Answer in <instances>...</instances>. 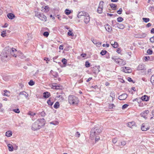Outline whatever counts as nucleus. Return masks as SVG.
Returning <instances> with one entry per match:
<instances>
[{"label": "nucleus", "instance_id": "1", "mask_svg": "<svg viewBox=\"0 0 154 154\" xmlns=\"http://www.w3.org/2000/svg\"><path fill=\"white\" fill-rule=\"evenodd\" d=\"M45 124V121L44 119H38L32 126V129L34 131L37 130L43 127Z\"/></svg>", "mask_w": 154, "mask_h": 154}, {"label": "nucleus", "instance_id": "2", "mask_svg": "<svg viewBox=\"0 0 154 154\" xmlns=\"http://www.w3.org/2000/svg\"><path fill=\"white\" fill-rule=\"evenodd\" d=\"M68 100L69 103L72 105H77L79 101L78 98L73 95H69Z\"/></svg>", "mask_w": 154, "mask_h": 154}, {"label": "nucleus", "instance_id": "3", "mask_svg": "<svg viewBox=\"0 0 154 154\" xmlns=\"http://www.w3.org/2000/svg\"><path fill=\"white\" fill-rule=\"evenodd\" d=\"M101 130L98 129L97 128H93L91 131L90 138L91 140H94V137L99 134L101 132Z\"/></svg>", "mask_w": 154, "mask_h": 154}, {"label": "nucleus", "instance_id": "4", "mask_svg": "<svg viewBox=\"0 0 154 154\" xmlns=\"http://www.w3.org/2000/svg\"><path fill=\"white\" fill-rule=\"evenodd\" d=\"M112 59L114 60L117 64L119 65L124 66L126 64L125 61L120 58H117L116 56H113L112 57Z\"/></svg>", "mask_w": 154, "mask_h": 154}, {"label": "nucleus", "instance_id": "5", "mask_svg": "<svg viewBox=\"0 0 154 154\" xmlns=\"http://www.w3.org/2000/svg\"><path fill=\"white\" fill-rule=\"evenodd\" d=\"M104 4V2L102 1H101L100 2L97 11V12L98 13L100 14L102 13L103 6Z\"/></svg>", "mask_w": 154, "mask_h": 154}, {"label": "nucleus", "instance_id": "6", "mask_svg": "<svg viewBox=\"0 0 154 154\" xmlns=\"http://www.w3.org/2000/svg\"><path fill=\"white\" fill-rule=\"evenodd\" d=\"M11 50H5V52H4L3 54H2V57H3V58L5 59L8 57L9 56H11L10 53L9 51H10Z\"/></svg>", "mask_w": 154, "mask_h": 154}, {"label": "nucleus", "instance_id": "7", "mask_svg": "<svg viewBox=\"0 0 154 154\" xmlns=\"http://www.w3.org/2000/svg\"><path fill=\"white\" fill-rule=\"evenodd\" d=\"M83 18L84 19V21L86 24L88 23L90 20V17L88 13H87Z\"/></svg>", "mask_w": 154, "mask_h": 154}, {"label": "nucleus", "instance_id": "8", "mask_svg": "<svg viewBox=\"0 0 154 154\" xmlns=\"http://www.w3.org/2000/svg\"><path fill=\"white\" fill-rule=\"evenodd\" d=\"M19 95L22 98L25 97L27 98L28 96V94L25 91H22L20 92Z\"/></svg>", "mask_w": 154, "mask_h": 154}, {"label": "nucleus", "instance_id": "9", "mask_svg": "<svg viewBox=\"0 0 154 154\" xmlns=\"http://www.w3.org/2000/svg\"><path fill=\"white\" fill-rule=\"evenodd\" d=\"M149 129V127L147 126V124L146 123H143L142 124L141 129L143 131H146Z\"/></svg>", "mask_w": 154, "mask_h": 154}, {"label": "nucleus", "instance_id": "10", "mask_svg": "<svg viewBox=\"0 0 154 154\" xmlns=\"http://www.w3.org/2000/svg\"><path fill=\"white\" fill-rule=\"evenodd\" d=\"M8 50H10V51H9L11 55L14 57H16L17 56L15 54H12V53H15L17 52V50L15 48H12L11 49L8 48Z\"/></svg>", "mask_w": 154, "mask_h": 154}, {"label": "nucleus", "instance_id": "11", "mask_svg": "<svg viewBox=\"0 0 154 154\" xmlns=\"http://www.w3.org/2000/svg\"><path fill=\"white\" fill-rule=\"evenodd\" d=\"M87 13L85 12L81 11L78 14V17L79 18H83L87 14Z\"/></svg>", "mask_w": 154, "mask_h": 154}, {"label": "nucleus", "instance_id": "12", "mask_svg": "<svg viewBox=\"0 0 154 154\" xmlns=\"http://www.w3.org/2000/svg\"><path fill=\"white\" fill-rule=\"evenodd\" d=\"M127 94L124 93L120 95L118 99L120 100H124L127 98Z\"/></svg>", "mask_w": 154, "mask_h": 154}, {"label": "nucleus", "instance_id": "13", "mask_svg": "<svg viewBox=\"0 0 154 154\" xmlns=\"http://www.w3.org/2000/svg\"><path fill=\"white\" fill-rule=\"evenodd\" d=\"M41 20L42 21H46L47 20V17L43 14H41L38 18Z\"/></svg>", "mask_w": 154, "mask_h": 154}, {"label": "nucleus", "instance_id": "14", "mask_svg": "<svg viewBox=\"0 0 154 154\" xmlns=\"http://www.w3.org/2000/svg\"><path fill=\"white\" fill-rule=\"evenodd\" d=\"M149 111L148 110H145L141 113V116L142 117L145 118L146 117V116L149 113Z\"/></svg>", "mask_w": 154, "mask_h": 154}, {"label": "nucleus", "instance_id": "15", "mask_svg": "<svg viewBox=\"0 0 154 154\" xmlns=\"http://www.w3.org/2000/svg\"><path fill=\"white\" fill-rule=\"evenodd\" d=\"M137 70H143L145 68V65L143 64H140L137 67Z\"/></svg>", "mask_w": 154, "mask_h": 154}, {"label": "nucleus", "instance_id": "16", "mask_svg": "<svg viewBox=\"0 0 154 154\" xmlns=\"http://www.w3.org/2000/svg\"><path fill=\"white\" fill-rule=\"evenodd\" d=\"M127 124L128 127L132 128L135 125V123L134 122L132 121L129 122Z\"/></svg>", "mask_w": 154, "mask_h": 154}, {"label": "nucleus", "instance_id": "17", "mask_svg": "<svg viewBox=\"0 0 154 154\" xmlns=\"http://www.w3.org/2000/svg\"><path fill=\"white\" fill-rule=\"evenodd\" d=\"M141 99L143 101H147L149 100V97L146 95H144L141 97Z\"/></svg>", "mask_w": 154, "mask_h": 154}, {"label": "nucleus", "instance_id": "18", "mask_svg": "<svg viewBox=\"0 0 154 154\" xmlns=\"http://www.w3.org/2000/svg\"><path fill=\"white\" fill-rule=\"evenodd\" d=\"M105 28L106 30L108 32H110L112 31V28L110 25L107 24L105 25Z\"/></svg>", "mask_w": 154, "mask_h": 154}, {"label": "nucleus", "instance_id": "19", "mask_svg": "<svg viewBox=\"0 0 154 154\" xmlns=\"http://www.w3.org/2000/svg\"><path fill=\"white\" fill-rule=\"evenodd\" d=\"M7 16L8 18L11 20L13 19L15 17V16L12 13H9Z\"/></svg>", "mask_w": 154, "mask_h": 154}, {"label": "nucleus", "instance_id": "20", "mask_svg": "<svg viewBox=\"0 0 154 154\" xmlns=\"http://www.w3.org/2000/svg\"><path fill=\"white\" fill-rule=\"evenodd\" d=\"M43 97L45 98L49 97L50 96V93L48 92H45L43 94Z\"/></svg>", "mask_w": 154, "mask_h": 154}, {"label": "nucleus", "instance_id": "21", "mask_svg": "<svg viewBox=\"0 0 154 154\" xmlns=\"http://www.w3.org/2000/svg\"><path fill=\"white\" fill-rule=\"evenodd\" d=\"M42 10L45 13H47L49 11V7L48 6H46L45 7H42Z\"/></svg>", "mask_w": 154, "mask_h": 154}, {"label": "nucleus", "instance_id": "22", "mask_svg": "<svg viewBox=\"0 0 154 154\" xmlns=\"http://www.w3.org/2000/svg\"><path fill=\"white\" fill-rule=\"evenodd\" d=\"M4 93L3 94V95L4 96H6L7 97H9L10 95V92L6 90H5L3 91Z\"/></svg>", "mask_w": 154, "mask_h": 154}, {"label": "nucleus", "instance_id": "23", "mask_svg": "<svg viewBox=\"0 0 154 154\" xmlns=\"http://www.w3.org/2000/svg\"><path fill=\"white\" fill-rule=\"evenodd\" d=\"M12 132L11 131H9L5 133V135L8 137H10L12 136Z\"/></svg>", "mask_w": 154, "mask_h": 154}, {"label": "nucleus", "instance_id": "24", "mask_svg": "<svg viewBox=\"0 0 154 154\" xmlns=\"http://www.w3.org/2000/svg\"><path fill=\"white\" fill-rule=\"evenodd\" d=\"M8 147L9 151H13L14 148L12 144L10 143L8 144Z\"/></svg>", "mask_w": 154, "mask_h": 154}, {"label": "nucleus", "instance_id": "25", "mask_svg": "<svg viewBox=\"0 0 154 154\" xmlns=\"http://www.w3.org/2000/svg\"><path fill=\"white\" fill-rule=\"evenodd\" d=\"M117 26L118 28L121 29H123L125 27L124 26L123 24L119 23L117 24Z\"/></svg>", "mask_w": 154, "mask_h": 154}, {"label": "nucleus", "instance_id": "26", "mask_svg": "<svg viewBox=\"0 0 154 154\" xmlns=\"http://www.w3.org/2000/svg\"><path fill=\"white\" fill-rule=\"evenodd\" d=\"M129 68L128 67H123L124 71L126 73L130 72L129 71V70H130V69H129Z\"/></svg>", "mask_w": 154, "mask_h": 154}, {"label": "nucleus", "instance_id": "27", "mask_svg": "<svg viewBox=\"0 0 154 154\" xmlns=\"http://www.w3.org/2000/svg\"><path fill=\"white\" fill-rule=\"evenodd\" d=\"M111 45L115 48H117L119 46L118 43L116 42H114L113 44H111Z\"/></svg>", "mask_w": 154, "mask_h": 154}, {"label": "nucleus", "instance_id": "28", "mask_svg": "<svg viewBox=\"0 0 154 154\" xmlns=\"http://www.w3.org/2000/svg\"><path fill=\"white\" fill-rule=\"evenodd\" d=\"M95 68L96 69V71L94 72L95 74L98 73L100 72V66H95Z\"/></svg>", "mask_w": 154, "mask_h": 154}, {"label": "nucleus", "instance_id": "29", "mask_svg": "<svg viewBox=\"0 0 154 154\" xmlns=\"http://www.w3.org/2000/svg\"><path fill=\"white\" fill-rule=\"evenodd\" d=\"M59 106L60 104L58 102H57L54 105V107L55 109H57L59 107Z\"/></svg>", "mask_w": 154, "mask_h": 154}, {"label": "nucleus", "instance_id": "30", "mask_svg": "<svg viewBox=\"0 0 154 154\" xmlns=\"http://www.w3.org/2000/svg\"><path fill=\"white\" fill-rule=\"evenodd\" d=\"M115 94L114 92H112L110 94V96L112 98V100H113L115 98Z\"/></svg>", "mask_w": 154, "mask_h": 154}, {"label": "nucleus", "instance_id": "31", "mask_svg": "<svg viewBox=\"0 0 154 154\" xmlns=\"http://www.w3.org/2000/svg\"><path fill=\"white\" fill-rule=\"evenodd\" d=\"M110 5L113 10H114L116 9L117 6L115 4L112 3L111 4H110Z\"/></svg>", "mask_w": 154, "mask_h": 154}, {"label": "nucleus", "instance_id": "32", "mask_svg": "<svg viewBox=\"0 0 154 154\" xmlns=\"http://www.w3.org/2000/svg\"><path fill=\"white\" fill-rule=\"evenodd\" d=\"M71 12V10H70L68 9H66L65 11V13L66 15H69L70 14Z\"/></svg>", "mask_w": 154, "mask_h": 154}, {"label": "nucleus", "instance_id": "33", "mask_svg": "<svg viewBox=\"0 0 154 154\" xmlns=\"http://www.w3.org/2000/svg\"><path fill=\"white\" fill-rule=\"evenodd\" d=\"M146 34L145 33H142L139 35V37L140 38H144L146 36Z\"/></svg>", "mask_w": 154, "mask_h": 154}, {"label": "nucleus", "instance_id": "34", "mask_svg": "<svg viewBox=\"0 0 154 154\" xmlns=\"http://www.w3.org/2000/svg\"><path fill=\"white\" fill-rule=\"evenodd\" d=\"M67 34L69 36H74V34L72 32V31L70 30H69V32H68Z\"/></svg>", "mask_w": 154, "mask_h": 154}, {"label": "nucleus", "instance_id": "35", "mask_svg": "<svg viewBox=\"0 0 154 154\" xmlns=\"http://www.w3.org/2000/svg\"><path fill=\"white\" fill-rule=\"evenodd\" d=\"M107 52V51H106V50H102L100 53V54L102 55H105L106 53Z\"/></svg>", "mask_w": 154, "mask_h": 154}, {"label": "nucleus", "instance_id": "36", "mask_svg": "<svg viewBox=\"0 0 154 154\" xmlns=\"http://www.w3.org/2000/svg\"><path fill=\"white\" fill-rule=\"evenodd\" d=\"M47 103L49 105H50L51 106L53 104V102H51L50 100V98H49L47 101Z\"/></svg>", "mask_w": 154, "mask_h": 154}, {"label": "nucleus", "instance_id": "37", "mask_svg": "<svg viewBox=\"0 0 154 154\" xmlns=\"http://www.w3.org/2000/svg\"><path fill=\"white\" fill-rule=\"evenodd\" d=\"M53 89H59L60 88V86H57V85H54L53 86Z\"/></svg>", "mask_w": 154, "mask_h": 154}, {"label": "nucleus", "instance_id": "38", "mask_svg": "<svg viewBox=\"0 0 154 154\" xmlns=\"http://www.w3.org/2000/svg\"><path fill=\"white\" fill-rule=\"evenodd\" d=\"M123 20V18L122 17H119L117 18V20L118 22H121Z\"/></svg>", "mask_w": 154, "mask_h": 154}, {"label": "nucleus", "instance_id": "39", "mask_svg": "<svg viewBox=\"0 0 154 154\" xmlns=\"http://www.w3.org/2000/svg\"><path fill=\"white\" fill-rule=\"evenodd\" d=\"M29 85L31 86L35 84V82L32 80H31L28 83Z\"/></svg>", "mask_w": 154, "mask_h": 154}, {"label": "nucleus", "instance_id": "40", "mask_svg": "<svg viewBox=\"0 0 154 154\" xmlns=\"http://www.w3.org/2000/svg\"><path fill=\"white\" fill-rule=\"evenodd\" d=\"M143 20L146 23H147L149 21V19L148 18H143Z\"/></svg>", "mask_w": 154, "mask_h": 154}, {"label": "nucleus", "instance_id": "41", "mask_svg": "<svg viewBox=\"0 0 154 154\" xmlns=\"http://www.w3.org/2000/svg\"><path fill=\"white\" fill-rule=\"evenodd\" d=\"M85 66L86 67H88L90 66V63L88 61L85 62Z\"/></svg>", "mask_w": 154, "mask_h": 154}, {"label": "nucleus", "instance_id": "42", "mask_svg": "<svg viewBox=\"0 0 154 154\" xmlns=\"http://www.w3.org/2000/svg\"><path fill=\"white\" fill-rule=\"evenodd\" d=\"M62 62L64 65H65L67 63V60L65 58H63L62 60Z\"/></svg>", "mask_w": 154, "mask_h": 154}, {"label": "nucleus", "instance_id": "43", "mask_svg": "<svg viewBox=\"0 0 154 154\" xmlns=\"http://www.w3.org/2000/svg\"><path fill=\"white\" fill-rule=\"evenodd\" d=\"M150 81L152 84L154 83V75H152L151 76Z\"/></svg>", "mask_w": 154, "mask_h": 154}, {"label": "nucleus", "instance_id": "44", "mask_svg": "<svg viewBox=\"0 0 154 154\" xmlns=\"http://www.w3.org/2000/svg\"><path fill=\"white\" fill-rule=\"evenodd\" d=\"M35 16L38 18L39 16H40V14H41V13H39L38 12H35Z\"/></svg>", "mask_w": 154, "mask_h": 154}, {"label": "nucleus", "instance_id": "45", "mask_svg": "<svg viewBox=\"0 0 154 154\" xmlns=\"http://www.w3.org/2000/svg\"><path fill=\"white\" fill-rule=\"evenodd\" d=\"M129 105L128 104H125L122 106V109H124L126 108Z\"/></svg>", "mask_w": 154, "mask_h": 154}, {"label": "nucleus", "instance_id": "46", "mask_svg": "<svg viewBox=\"0 0 154 154\" xmlns=\"http://www.w3.org/2000/svg\"><path fill=\"white\" fill-rule=\"evenodd\" d=\"M122 8H119V10L117 11V13L119 14H122Z\"/></svg>", "mask_w": 154, "mask_h": 154}, {"label": "nucleus", "instance_id": "47", "mask_svg": "<svg viewBox=\"0 0 154 154\" xmlns=\"http://www.w3.org/2000/svg\"><path fill=\"white\" fill-rule=\"evenodd\" d=\"M43 35L44 36L47 37L49 35V33L47 32H44Z\"/></svg>", "mask_w": 154, "mask_h": 154}, {"label": "nucleus", "instance_id": "48", "mask_svg": "<svg viewBox=\"0 0 154 154\" xmlns=\"http://www.w3.org/2000/svg\"><path fill=\"white\" fill-rule=\"evenodd\" d=\"M94 138H95V142H96L97 141H98V140L100 139V137L97 136H95Z\"/></svg>", "mask_w": 154, "mask_h": 154}, {"label": "nucleus", "instance_id": "49", "mask_svg": "<svg viewBox=\"0 0 154 154\" xmlns=\"http://www.w3.org/2000/svg\"><path fill=\"white\" fill-rule=\"evenodd\" d=\"M147 52L149 54H151L152 53V51L151 49H148L147 51Z\"/></svg>", "mask_w": 154, "mask_h": 154}, {"label": "nucleus", "instance_id": "50", "mask_svg": "<svg viewBox=\"0 0 154 154\" xmlns=\"http://www.w3.org/2000/svg\"><path fill=\"white\" fill-rule=\"evenodd\" d=\"M13 111L16 113H19L20 112V111L18 109H13Z\"/></svg>", "mask_w": 154, "mask_h": 154}, {"label": "nucleus", "instance_id": "51", "mask_svg": "<svg viewBox=\"0 0 154 154\" xmlns=\"http://www.w3.org/2000/svg\"><path fill=\"white\" fill-rule=\"evenodd\" d=\"M117 141V138H115L112 139V142L114 143H116Z\"/></svg>", "mask_w": 154, "mask_h": 154}, {"label": "nucleus", "instance_id": "52", "mask_svg": "<svg viewBox=\"0 0 154 154\" xmlns=\"http://www.w3.org/2000/svg\"><path fill=\"white\" fill-rule=\"evenodd\" d=\"M126 144V141H123L121 142V145L119 144V146H120V145L124 146V145H125Z\"/></svg>", "mask_w": 154, "mask_h": 154}, {"label": "nucleus", "instance_id": "53", "mask_svg": "<svg viewBox=\"0 0 154 154\" xmlns=\"http://www.w3.org/2000/svg\"><path fill=\"white\" fill-rule=\"evenodd\" d=\"M149 10L152 11H154V7L150 6L149 8Z\"/></svg>", "mask_w": 154, "mask_h": 154}, {"label": "nucleus", "instance_id": "54", "mask_svg": "<svg viewBox=\"0 0 154 154\" xmlns=\"http://www.w3.org/2000/svg\"><path fill=\"white\" fill-rule=\"evenodd\" d=\"M5 31H3L2 32L1 35L3 37H4L6 36V35H5Z\"/></svg>", "mask_w": 154, "mask_h": 154}, {"label": "nucleus", "instance_id": "55", "mask_svg": "<svg viewBox=\"0 0 154 154\" xmlns=\"http://www.w3.org/2000/svg\"><path fill=\"white\" fill-rule=\"evenodd\" d=\"M113 107H114V105L113 104H109V107L110 109L113 108Z\"/></svg>", "mask_w": 154, "mask_h": 154}, {"label": "nucleus", "instance_id": "56", "mask_svg": "<svg viewBox=\"0 0 154 154\" xmlns=\"http://www.w3.org/2000/svg\"><path fill=\"white\" fill-rule=\"evenodd\" d=\"M150 42L153 43L154 42V36H153V37L151 38H150Z\"/></svg>", "mask_w": 154, "mask_h": 154}, {"label": "nucleus", "instance_id": "57", "mask_svg": "<svg viewBox=\"0 0 154 154\" xmlns=\"http://www.w3.org/2000/svg\"><path fill=\"white\" fill-rule=\"evenodd\" d=\"M28 114V115H29L31 116H34L35 115V113H34L32 112H29Z\"/></svg>", "mask_w": 154, "mask_h": 154}, {"label": "nucleus", "instance_id": "58", "mask_svg": "<svg viewBox=\"0 0 154 154\" xmlns=\"http://www.w3.org/2000/svg\"><path fill=\"white\" fill-rule=\"evenodd\" d=\"M80 134L78 132H77L75 134V136L77 137H79L80 136Z\"/></svg>", "mask_w": 154, "mask_h": 154}, {"label": "nucleus", "instance_id": "59", "mask_svg": "<svg viewBox=\"0 0 154 154\" xmlns=\"http://www.w3.org/2000/svg\"><path fill=\"white\" fill-rule=\"evenodd\" d=\"M41 115L42 116H45V113L44 111L42 112L41 113Z\"/></svg>", "mask_w": 154, "mask_h": 154}, {"label": "nucleus", "instance_id": "60", "mask_svg": "<svg viewBox=\"0 0 154 154\" xmlns=\"http://www.w3.org/2000/svg\"><path fill=\"white\" fill-rule=\"evenodd\" d=\"M57 97L60 98L62 100H63L64 99L62 95H59L57 96Z\"/></svg>", "mask_w": 154, "mask_h": 154}, {"label": "nucleus", "instance_id": "61", "mask_svg": "<svg viewBox=\"0 0 154 154\" xmlns=\"http://www.w3.org/2000/svg\"><path fill=\"white\" fill-rule=\"evenodd\" d=\"M149 56H146L144 57V60L146 61L149 60Z\"/></svg>", "mask_w": 154, "mask_h": 154}, {"label": "nucleus", "instance_id": "62", "mask_svg": "<svg viewBox=\"0 0 154 154\" xmlns=\"http://www.w3.org/2000/svg\"><path fill=\"white\" fill-rule=\"evenodd\" d=\"M86 56V54H82L81 55V56L83 58H84Z\"/></svg>", "mask_w": 154, "mask_h": 154}, {"label": "nucleus", "instance_id": "63", "mask_svg": "<svg viewBox=\"0 0 154 154\" xmlns=\"http://www.w3.org/2000/svg\"><path fill=\"white\" fill-rule=\"evenodd\" d=\"M129 82H133V80L130 77H128L127 78Z\"/></svg>", "mask_w": 154, "mask_h": 154}, {"label": "nucleus", "instance_id": "64", "mask_svg": "<svg viewBox=\"0 0 154 154\" xmlns=\"http://www.w3.org/2000/svg\"><path fill=\"white\" fill-rule=\"evenodd\" d=\"M116 52L118 53L119 54L120 53V52H121L120 49V48H118L117 49V50L116 51Z\"/></svg>", "mask_w": 154, "mask_h": 154}]
</instances>
